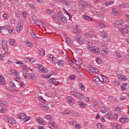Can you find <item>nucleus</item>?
Listing matches in <instances>:
<instances>
[{
	"label": "nucleus",
	"mask_w": 129,
	"mask_h": 129,
	"mask_svg": "<svg viewBox=\"0 0 129 129\" xmlns=\"http://www.w3.org/2000/svg\"><path fill=\"white\" fill-rule=\"evenodd\" d=\"M71 94L75 96V97H76V98L80 99V100H83V99L85 98L84 95L77 92H71Z\"/></svg>",
	"instance_id": "nucleus-1"
},
{
	"label": "nucleus",
	"mask_w": 129,
	"mask_h": 129,
	"mask_svg": "<svg viewBox=\"0 0 129 129\" xmlns=\"http://www.w3.org/2000/svg\"><path fill=\"white\" fill-rule=\"evenodd\" d=\"M128 25L124 24L122 27H121L119 29V32L122 35H124L128 33Z\"/></svg>",
	"instance_id": "nucleus-2"
},
{
	"label": "nucleus",
	"mask_w": 129,
	"mask_h": 129,
	"mask_svg": "<svg viewBox=\"0 0 129 129\" xmlns=\"http://www.w3.org/2000/svg\"><path fill=\"white\" fill-rule=\"evenodd\" d=\"M17 117L20 119H26V120L24 121V122H26L31 119V117L30 116L27 117V115L24 113H21L20 115H17Z\"/></svg>",
	"instance_id": "nucleus-3"
},
{
	"label": "nucleus",
	"mask_w": 129,
	"mask_h": 129,
	"mask_svg": "<svg viewBox=\"0 0 129 129\" xmlns=\"http://www.w3.org/2000/svg\"><path fill=\"white\" fill-rule=\"evenodd\" d=\"M124 26V22L122 19L117 20L115 22L114 26L116 28H120Z\"/></svg>",
	"instance_id": "nucleus-4"
},
{
	"label": "nucleus",
	"mask_w": 129,
	"mask_h": 129,
	"mask_svg": "<svg viewBox=\"0 0 129 129\" xmlns=\"http://www.w3.org/2000/svg\"><path fill=\"white\" fill-rule=\"evenodd\" d=\"M87 48H88V50L90 52H92V53H95L99 52V49L96 48L92 46V45H91L90 44H88Z\"/></svg>",
	"instance_id": "nucleus-5"
},
{
	"label": "nucleus",
	"mask_w": 129,
	"mask_h": 129,
	"mask_svg": "<svg viewBox=\"0 0 129 129\" xmlns=\"http://www.w3.org/2000/svg\"><path fill=\"white\" fill-rule=\"evenodd\" d=\"M102 36L103 37V39L106 42H109L110 41V36L108 35L106 32L103 31L102 32Z\"/></svg>",
	"instance_id": "nucleus-6"
},
{
	"label": "nucleus",
	"mask_w": 129,
	"mask_h": 129,
	"mask_svg": "<svg viewBox=\"0 0 129 129\" xmlns=\"http://www.w3.org/2000/svg\"><path fill=\"white\" fill-rule=\"evenodd\" d=\"M4 119L6 121H8V122L11 123V124H15L17 122L16 119H15L14 118L6 117L4 118Z\"/></svg>",
	"instance_id": "nucleus-7"
},
{
	"label": "nucleus",
	"mask_w": 129,
	"mask_h": 129,
	"mask_svg": "<svg viewBox=\"0 0 129 129\" xmlns=\"http://www.w3.org/2000/svg\"><path fill=\"white\" fill-rule=\"evenodd\" d=\"M23 24H22L21 21H19L16 26V31L17 33H21V32H22V30H23Z\"/></svg>",
	"instance_id": "nucleus-8"
},
{
	"label": "nucleus",
	"mask_w": 129,
	"mask_h": 129,
	"mask_svg": "<svg viewBox=\"0 0 129 129\" xmlns=\"http://www.w3.org/2000/svg\"><path fill=\"white\" fill-rule=\"evenodd\" d=\"M49 127L51 129H58V125L56 122H54L53 121L49 122Z\"/></svg>",
	"instance_id": "nucleus-9"
},
{
	"label": "nucleus",
	"mask_w": 129,
	"mask_h": 129,
	"mask_svg": "<svg viewBox=\"0 0 129 129\" xmlns=\"http://www.w3.org/2000/svg\"><path fill=\"white\" fill-rule=\"evenodd\" d=\"M88 5L86 3H84V2H79V7L81 10H84V9H86L87 8Z\"/></svg>",
	"instance_id": "nucleus-10"
},
{
	"label": "nucleus",
	"mask_w": 129,
	"mask_h": 129,
	"mask_svg": "<svg viewBox=\"0 0 129 129\" xmlns=\"http://www.w3.org/2000/svg\"><path fill=\"white\" fill-rule=\"evenodd\" d=\"M65 41L68 46H72L73 44L72 40H71V38H70L69 37H67L65 38Z\"/></svg>",
	"instance_id": "nucleus-11"
},
{
	"label": "nucleus",
	"mask_w": 129,
	"mask_h": 129,
	"mask_svg": "<svg viewBox=\"0 0 129 129\" xmlns=\"http://www.w3.org/2000/svg\"><path fill=\"white\" fill-rule=\"evenodd\" d=\"M37 121H38V123L40 124H42V125H46V122L44 121V120H42V118L40 117H37L36 118Z\"/></svg>",
	"instance_id": "nucleus-12"
},
{
	"label": "nucleus",
	"mask_w": 129,
	"mask_h": 129,
	"mask_svg": "<svg viewBox=\"0 0 129 129\" xmlns=\"http://www.w3.org/2000/svg\"><path fill=\"white\" fill-rule=\"evenodd\" d=\"M118 78L120 81H126L127 78L123 75H118Z\"/></svg>",
	"instance_id": "nucleus-13"
},
{
	"label": "nucleus",
	"mask_w": 129,
	"mask_h": 129,
	"mask_svg": "<svg viewBox=\"0 0 129 129\" xmlns=\"http://www.w3.org/2000/svg\"><path fill=\"white\" fill-rule=\"evenodd\" d=\"M76 65H82V59L79 57H76L74 58Z\"/></svg>",
	"instance_id": "nucleus-14"
},
{
	"label": "nucleus",
	"mask_w": 129,
	"mask_h": 129,
	"mask_svg": "<svg viewBox=\"0 0 129 129\" xmlns=\"http://www.w3.org/2000/svg\"><path fill=\"white\" fill-rule=\"evenodd\" d=\"M2 48L3 50H8V41L3 40L2 41Z\"/></svg>",
	"instance_id": "nucleus-15"
},
{
	"label": "nucleus",
	"mask_w": 129,
	"mask_h": 129,
	"mask_svg": "<svg viewBox=\"0 0 129 129\" xmlns=\"http://www.w3.org/2000/svg\"><path fill=\"white\" fill-rule=\"evenodd\" d=\"M38 67L39 68V72H41V73H46L47 72V70L44 69L43 66L39 64Z\"/></svg>",
	"instance_id": "nucleus-16"
},
{
	"label": "nucleus",
	"mask_w": 129,
	"mask_h": 129,
	"mask_svg": "<svg viewBox=\"0 0 129 129\" xmlns=\"http://www.w3.org/2000/svg\"><path fill=\"white\" fill-rule=\"evenodd\" d=\"M89 70L91 73H98V69L96 68L91 67L89 68Z\"/></svg>",
	"instance_id": "nucleus-17"
},
{
	"label": "nucleus",
	"mask_w": 129,
	"mask_h": 129,
	"mask_svg": "<svg viewBox=\"0 0 129 129\" xmlns=\"http://www.w3.org/2000/svg\"><path fill=\"white\" fill-rule=\"evenodd\" d=\"M61 15H54L52 18L53 20L55 21V23H59V21H60V16Z\"/></svg>",
	"instance_id": "nucleus-18"
},
{
	"label": "nucleus",
	"mask_w": 129,
	"mask_h": 129,
	"mask_svg": "<svg viewBox=\"0 0 129 129\" xmlns=\"http://www.w3.org/2000/svg\"><path fill=\"white\" fill-rule=\"evenodd\" d=\"M96 25L97 27H100V28H105V27H106V25L104 23H100L99 22H97Z\"/></svg>",
	"instance_id": "nucleus-19"
},
{
	"label": "nucleus",
	"mask_w": 129,
	"mask_h": 129,
	"mask_svg": "<svg viewBox=\"0 0 129 129\" xmlns=\"http://www.w3.org/2000/svg\"><path fill=\"white\" fill-rule=\"evenodd\" d=\"M120 9H125V8H128V3L119 4L118 6Z\"/></svg>",
	"instance_id": "nucleus-20"
},
{
	"label": "nucleus",
	"mask_w": 129,
	"mask_h": 129,
	"mask_svg": "<svg viewBox=\"0 0 129 129\" xmlns=\"http://www.w3.org/2000/svg\"><path fill=\"white\" fill-rule=\"evenodd\" d=\"M60 20H61V22L63 23L64 24H66L67 23V19H66V17L63 15L60 16Z\"/></svg>",
	"instance_id": "nucleus-21"
},
{
	"label": "nucleus",
	"mask_w": 129,
	"mask_h": 129,
	"mask_svg": "<svg viewBox=\"0 0 129 129\" xmlns=\"http://www.w3.org/2000/svg\"><path fill=\"white\" fill-rule=\"evenodd\" d=\"M76 38L77 41L78 42L79 44H81V45H83V41L80 40L81 36L80 35H77L76 36Z\"/></svg>",
	"instance_id": "nucleus-22"
},
{
	"label": "nucleus",
	"mask_w": 129,
	"mask_h": 129,
	"mask_svg": "<svg viewBox=\"0 0 129 129\" xmlns=\"http://www.w3.org/2000/svg\"><path fill=\"white\" fill-rule=\"evenodd\" d=\"M0 84L2 85H5L6 84V81L3 76H0Z\"/></svg>",
	"instance_id": "nucleus-23"
},
{
	"label": "nucleus",
	"mask_w": 129,
	"mask_h": 129,
	"mask_svg": "<svg viewBox=\"0 0 129 129\" xmlns=\"http://www.w3.org/2000/svg\"><path fill=\"white\" fill-rule=\"evenodd\" d=\"M100 111L102 113H106L107 112V108L105 106H102L101 107Z\"/></svg>",
	"instance_id": "nucleus-24"
},
{
	"label": "nucleus",
	"mask_w": 129,
	"mask_h": 129,
	"mask_svg": "<svg viewBox=\"0 0 129 129\" xmlns=\"http://www.w3.org/2000/svg\"><path fill=\"white\" fill-rule=\"evenodd\" d=\"M44 117L47 119V120H49V122H51V121H53V118H52V116L50 115H44Z\"/></svg>",
	"instance_id": "nucleus-25"
},
{
	"label": "nucleus",
	"mask_w": 129,
	"mask_h": 129,
	"mask_svg": "<svg viewBox=\"0 0 129 129\" xmlns=\"http://www.w3.org/2000/svg\"><path fill=\"white\" fill-rule=\"evenodd\" d=\"M62 2H63L64 5H65L66 7H69L71 4V1L70 0H62Z\"/></svg>",
	"instance_id": "nucleus-26"
},
{
	"label": "nucleus",
	"mask_w": 129,
	"mask_h": 129,
	"mask_svg": "<svg viewBox=\"0 0 129 129\" xmlns=\"http://www.w3.org/2000/svg\"><path fill=\"white\" fill-rule=\"evenodd\" d=\"M112 129H120L121 128V126L118 125V124L114 123L112 125Z\"/></svg>",
	"instance_id": "nucleus-27"
},
{
	"label": "nucleus",
	"mask_w": 129,
	"mask_h": 129,
	"mask_svg": "<svg viewBox=\"0 0 129 129\" xmlns=\"http://www.w3.org/2000/svg\"><path fill=\"white\" fill-rule=\"evenodd\" d=\"M28 79H33L35 80L36 78V75L34 74H29Z\"/></svg>",
	"instance_id": "nucleus-28"
},
{
	"label": "nucleus",
	"mask_w": 129,
	"mask_h": 129,
	"mask_svg": "<svg viewBox=\"0 0 129 129\" xmlns=\"http://www.w3.org/2000/svg\"><path fill=\"white\" fill-rule=\"evenodd\" d=\"M83 19H84V20L86 21H89V22H91V21L93 20L92 18L86 15L83 16Z\"/></svg>",
	"instance_id": "nucleus-29"
},
{
	"label": "nucleus",
	"mask_w": 129,
	"mask_h": 129,
	"mask_svg": "<svg viewBox=\"0 0 129 129\" xmlns=\"http://www.w3.org/2000/svg\"><path fill=\"white\" fill-rule=\"evenodd\" d=\"M68 101L70 105H74V98H68Z\"/></svg>",
	"instance_id": "nucleus-30"
},
{
	"label": "nucleus",
	"mask_w": 129,
	"mask_h": 129,
	"mask_svg": "<svg viewBox=\"0 0 129 129\" xmlns=\"http://www.w3.org/2000/svg\"><path fill=\"white\" fill-rule=\"evenodd\" d=\"M126 86H127V83H123L121 86V89L122 91H124L126 89Z\"/></svg>",
	"instance_id": "nucleus-31"
},
{
	"label": "nucleus",
	"mask_w": 129,
	"mask_h": 129,
	"mask_svg": "<svg viewBox=\"0 0 129 129\" xmlns=\"http://www.w3.org/2000/svg\"><path fill=\"white\" fill-rule=\"evenodd\" d=\"M127 120H128V119L126 118V117H122L119 119V121H120V122L123 123V122H126Z\"/></svg>",
	"instance_id": "nucleus-32"
},
{
	"label": "nucleus",
	"mask_w": 129,
	"mask_h": 129,
	"mask_svg": "<svg viewBox=\"0 0 129 129\" xmlns=\"http://www.w3.org/2000/svg\"><path fill=\"white\" fill-rule=\"evenodd\" d=\"M105 117L107 119H110V120H112V114L111 113L110 114H107L105 116Z\"/></svg>",
	"instance_id": "nucleus-33"
},
{
	"label": "nucleus",
	"mask_w": 129,
	"mask_h": 129,
	"mask_svg": "<svg viewBox=\"0 0 129 129\" xmlns=\"http://www.w3.org/2000/svg\"><path fill=\"white\" fill-rule=\"evenodd\" d=\"M41 108L44 110H48V109H49V107H48L47 104H42Z\"/></svg>",
	"instance_id": "nucleus-34"
},
{
	"label": "nucleus",
	"mask_w": 129,
	"mask_h": 129,
	"mask_svg": "<svg viewBox=\"0 0 129 129\" xmlns=\"http://www.w3.org/2000/svg\"><path fill=\"white\" fill-rule=\"evenodd\" d=\"M92 100H93V98L91 97H87L85 98V101H86V102H90L91 101H92Z\"/></svg>",
	"instance_id": "nucleus-35"
},
{
	"label": "nucleus",
	"mask_w": 129,
	"mask_h": 129,
	"mask_svg": "<svg viewBox=\"0 0 129 129\" xmlns=\"http://www.w3.org/2000/svg\"><path fill=\"white\" fill-rule=\"evenodd\" d=\"M70 113H71L70 110H66L62 112V115H66L67 114H70Z\"/></svg>",
	"instance_id": "nucleus-36"
},
{
	"label": "nucleus",
	"mask_w": 129,
	"mask_h": 129,
	"mask_svg": "<svg viewBox=\"0 0 129 129\" xmlns=\"http://www.w3.org/2000/svg\"><path fill=\"white\" fill-rule=\"evenodd\" d=\"M114 4V1H110L107 2L105 3V7H108V6H110L111 5H113Z\"/></svg>",
	"instance_id": "nucleus-37"
},
{
	"label": "nucleus",
	"mask_w": 129,
	"mask_h": 129,
	"mask_svg": "<svg viewBox=\"0 0 129 129\" xmlns=\"http://www.w3.org/2000/svg\"><path fill=\"white\" fill-rule=\"evenodd\" d=\"M39 52L41 56H45V50L43 48H40L39 49Z\"/></svg>",
	"instance_id": "nucleus-38"
},
{
	"label": "nucleus",
	"mask_w": 129,
	"mask_h": 129,
	"mask_svg": "<svg viewBox=\"0 0 129 129\" xmlns=\"http://www.w3.org/2000/svg\"><path fill=\"white\" fill-rule=\"evenodd\" d=\"M9 42L10 43V45L12 46H15V45H16V40H15L14 39H10Z\"/></svg>",
	"instance_id": "nucleus-39"
},
{
	"label": "nucleus",
	"mask_w": 129,
	"mask_h": 129,
	"mask_svg": "<svg viewBox=\"0 0 129 129\" xmlns=\"http://www.w3.org/2000/svg\"><path fill=\"white\" fill-rule=\"evenodd\" d=\"M15 14L17 17V19H20V17H21V15H22V13L21 11H16L15 12Z\"/></svg>",
	"instance_id": "nucleus-40"
},
{
	"label": "nucleus",
	"mask_w": 129,
	"mask_h": 129,
	"mask_svg": "<svg viewBox=\"0 0 129 129\" xmlns=\"http://www.w3.org/2000/svg\"><path fill=\"white\" fill-rule=\"evenodd\" d=\"M112 11L113 15H114V16H117V15H118V12H117V10H116L115 8H113L112 9Z\"/></svg>",
	"instance_id": "nucleus-41"
},
{
	"label": "nucleus",
	"mask_w": 129,
	"mask_h": 129,
	"mask_svg": "<svg viewBox=\"0 0 129 129\" xmlns=\"http://www.w3.org/2000/svg\"><path fill=\"white\" fill-rule=\"evenodd\" d=\"M115 113L118 114H120V109L119 107H117L115 109V111H114Z\"/></svg>",
	"instance_id": "nucleus-42"
},
{
	"label": "nucleus",
	"mask_w": 129,
	"mask_h": 129,
	"mask_svg": "<svg viewBox=\"0 0 129 129\" xmlns=\"http://www.w3.org/2000/svg\"><path fill=\"white\" fill-rule=\"evenodd\" d=\"M79 104L82 108H85V107H86V104L84 103L83 102H81Z\"/></svg>",
	"instance_id": "nucleus-43"
},
{
	"label": "nucleus",
	"mask_w": 129,
	"mask_h": 129,
	"mask_svg": "<svg viewBox=\"0 0 129 129\" xmlns=\"http://www.w3.org/2000/svg\"><path fill=\"white\" fill-rule=\"evenodd\" d=\"M7 105V102L4 101H0V106H6V105Z\"/></svg>",
	"instance_id": "nucleus-44"
},
{
	"label": "nucleus",
	"mask_w": 129,
	"mask_h": 129,
	"mask_svg": "<svg viewBox=\"0 0 129 129\" xmlns=\"http://www.w3.org/2000/svg\"><path fill=\"white\" fill-rule=\"evenodd\" d=\"M51 60L53 64H57L58 63V59L56 57H53Z\"/></svg>",
	"instance_id": "nucleus-45"
},
{
	"label": "nucleus",
	"mask_w": 129,
	"mask_h": 129,
	"mask_svg": "<svg viewBox=\"0 0 129 129\" xmlns=\"http://www.w3.org/2000/svg\"><path fill=\"white\" fill-rule=\"evenodd\" d=\"M107 48L108 47L106 44H105V43H102V48L103 49V50L106 49H107Z\"/></svg>",
	"instance_id": "nucleus-46"
},
{
	"label": "nucleus",
	"mask_w": 129,
	"mask_h": 129,
	"mask_svg": "<svg viewBox=\"0 0 129 129\" xmlns=\"http://www.w3.org/2000/svg\"><path fill=\"white\" fill-rule=\"evenodd\" d=\"M96 60L97 63H98V64H101V63H102V60H101V58H100V57H97Z\"/></svg>",
	"instance_id": "nucleus-47"
},
{
	"label": "nucleus",
	"mask_w": 129,
	"mask_h": 129,
	"mask_svg": "<svg viewBox=\"0 0 129 129\" xmlns=\"http://www.w3.org/2000/svg\"><path fill=\"white\" fill-rule=\"evenodd\" d=\"M4 30H6V31H9L11 29V26H10L9 25H6L5 26L3 27Z\"/></svg>",
	"instance_id": "nucleus-48"
},
{
	"label": "nucleus",
	"mask_w": 129,
	"mask_h": 129,
	"mask_svg": "<svg viewBox=\"0 0 129 129\" xmlns=\"http://www.w3.org/2000/svg\"><path fill=\"white\" fill-rule=\"evenodd\" d=\"M118 115H119V114L115 113L114 115H112V119H113L114 120L117 119Z\"/></svg>",
	"instance_id": "nucleus-49"
},
{
	"label": "nucleus",
	"mask_w": 129,
	"mask_h": 129,
	"mask_svg": "<svg viewBox=\"0 0 129 129\" xmlns=\"http://www.w3.org/2000/svg\"><path fill=\"white\" fill-rule=\"evenodd\" d=\"M11 72H12V73H13V75H15V76H18L20 74L19 73L17 72V71L15 70L11 71Z\"/></svg>",
	"instance_id": "nucleus-50"
},
{
	"label": "nucleus",
	"mask_w": 129,
	"mask_h": 129,
	"mask_svg": "<svg viewBox=\"0 0 129 129\" xmlns=\"http://www.w3.org/2000/svg\"><path fill=\"white\" fill-rule=\"evenodd\" d=\"M33 44L31 42H30L29 41H27L26 42V45L28 47H32V45Z\"/></svg>",
	"instance_id": "nucleus-51"
},
{
	"label": "nucleus",
	"mask_w": 129,
	"mask_h": 129,
	"mask_svg": "<svg viewBox=\"0 0 129 129\" xmlns=\"http://www.w3.org/2000/svg\"><path fill=\"white\" fill-rule=\"evenodd\" d=\"M8 32L11 35L15 34V30L12 29L11 28H10V29L8 30Z\"/></svg>",
	"instance_id": "nucleus-52"
},
{
	"label": "nucleus",
	"mask_w": 129,
	"mask_h": 129,
	"mask_svg": "<svg viewBox=\"0 0 129 129\" xmlns=\"http://www.w3.org/2000/svg\"><path fill=\"white\" fill-rule=\"evenodd\" d=\"M55 81L54 78H51L48 80V83H50V84H53Z\"/></svg>",
	"instance_id": "nucleus-53"
},
{
	"label": "nucleus",
	"mask_w": 129,
	"mask_h": 129,
	"mask_svg": "<svg viewBox=\"0 0 129 129\" xmlns=\"http://www.w3.org/2000/svg\"><path fill=\"white\" fill-rule=\"evenodd\" d=\"M29 7L31 8V9H32V10H36V7L35 6V5H34L32 4H29Z\"/></svg>",
	"instance_id": "nucleus-54"
},
{
	"label": "nucleus",
	"mask_w": 129,
	"mask_h": 129,
	"mask_svg": "<svg viewBox=\"0 0 129 129\" xmlns=\"http://www.w3.org/2000/svg\"><path fill=\"white\" fill-rule=\"evenodd\" d=\"M31 35L33 39H37V36H36V34L33 31L31 33Z\"/></svg>",
	"instance_id": "nucleus-55"
},
{
	"label": "nucleus",
	"mask_w": 129,
	"mask_h": 129,
	"mask_svg": "<svg viewBox=\"0 0 129 129\" xmlns=\"http://www.w3.org/2000/svg\"><path fill=\"white\" fill-rule=\"evenodd\" d=\"M0 111L2 113H5L7 112V109L6 108H2V109H0Z\"/></svg>",
	"instance_id": "nucleus-56"
},
{
	"label": "nucleus",
	"mask_w": 129,
	"mask_h": 129,
	"mask_svg": "<svg viewBox=\"0 0 129 129\" xmlns=\"http://www.w3.org/2000/svg\"><path fill=\"white\" fill-rule=\"evenodd\" d=\"M23 74L24 78L29 79V74H26V72H24L23 73Z\"/></svg>",
	"instance_id": "nucleus-57"
},
{
	"label": "nucleus",
	"mask_w": 129,
	"mask_h": 129,
	"mask_svg": "<svg viewBox=\"0 0 129 129\" xmlns=\"http://www.w3.org/2000/svg\"><path fill=\"white\" fill-rule=\"evenodd\" d=\"M97 126L98 127V128L99 129H102L103 128V126L102 125V124L100 123H98L97 124Z\"/></svg>",
	"instance_id": "nucleus-58"
},
{
	"label": "nucleus",
	"mask_w": 129,
	"mask_h": 129,
	"mask_svg": "<svg viewBox=\"0 0 129 129\" xmlns=\"http://www.w3.org/2000/svg\"><path fill=\"white\" fill-rule=\"evenodd\" d=\"M46 13H47V15H51V14H52L53 13V11L50 9H47L46 10Z\"/></svg>",
	"instance_id": "nucleus-59"
},
{
	"label": "nucleus",
	"mask_w": 129,
	"mask_h": 129,
	"mask_svg": "<svg viewBox=\"0 0 129 129\" xmlns=\"http://www.w3.org/2000/svg\"><path fill=\"white\" fill-rule=\"evenodd\" d=\"M70 124H71V125L75 126V125L77 124V122H76V121H72L70 122Z\"/></svg>",
	"instance_id": "nucleus-60"
},
{
	"label": "nucleus",
	"mask_w": 129,
	"mask_h": 129,
	"mask_svg": "<svg viewBox=\"0 0 129 129\" xmlns=\"http://www.w3.org/2000/svg\"><path fill=\"white\" fill-rule=\"evenodd\" d=\"M115 55L118 59H119V58H121V54H120V53H119V52H116L115 53Z\"/></svg>",
	"instance_id": "nucleus-61"
},
{
	"label": "nucleus",
	"mask_w": 129,
	"mask_h": 129,
	"mask_svg": "<svg viewBox=\"0 0 129 129\" xmlns=\"http://www.w3.org/2000/svg\"><path fill=\"white\" fill-rule=\"evenodd\" d=\"M45 95L46 96H47V97H52V96H53V95H52L51 93H49V92L46 93Z\"/></svg>",
	"instance_id": "nucleus-62"
},
{
	"label": "nucleus",
	"mask_w": 129,
	"mask_h": 129,
	"mask_svg": "<svg viewBox=\"0 0 129 129\" xmlns=\"http://www.w3.org/2000/svg\"><path fill=\"white\" fill-rule=\"evenodd\" d=\"M75 127L76 129H80L81 128V125L79 124H77L75 126Z\"/></svg>",
	"instance_id": "nucleus-63"
},
{
	"label": "nucleus",
	"mask_w": 129,
	"mask_h": 129,
	"mask_svg": "<svg viewBox=\"0 0 129 129\" xmlns=\"http://www.w3.org/2000/svg\"><path fill=\"white\" fill-rule=\"evenodd\" d=\"M99 103L98 101H96L93 103V104L94 106H98Z\"/></svg>",
	"instance_id": "nucleus-64"
}]
</instances>
